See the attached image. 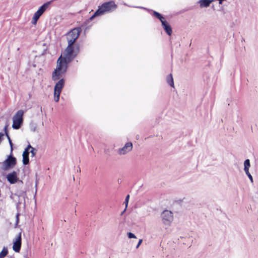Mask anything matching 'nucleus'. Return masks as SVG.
Returning <instances> with one entry per match:
<instances>
[{"instance_id": "obj_1", "label": "nucleus", "mask_w": 258, "mask_h": 258, "mask_svg": "<svg viewBox=\"0 0 258 258\" xmlns=\"http://www.w3.org/2000/svg\"><path fill=\"white\" fill-rule=\"evenodd\" d=\"M117 6L113 1L105 2L99 7L98 10L91 17V19H92L95 17L101 16L105 13L111 12L115 10Z\"/></svg>"}, {"instance_id": "obj_2", "label": "nucleus", "mask_w": 258, "mask_h": 258, "mask_svg": "<svg viewBox=\"0 0 258 258\" xmlns=\"http://www.w3.org/2000/svg\"><path fill=\"white\" fill-rule=\"evenodd\" d=\"M77 55V52L74 50L73 45L68 44L63 53V56L61 55L59 58H61L62 63H65L68 66V64L72 61Z\"/></svg>"}, {"instance_id": "obj_3", "label": "nucleus", "mask_w": 258, "mask_h": 258, "mask_svg": "<svg viewBox=\"0 0 258 258\" xmlns=\"http://www.w3.org/2000/svg\"><path fill=\"white\" fill-rule=\"evenodd\" d=\"M68 68V66L66 63L61 62V58H58L57 61V67L52 73V78L53 80L56 81L59 79L60 77L64 73Z\"/></svg>"}, {"instance_id": "obj_4", "label": "nucleus", "mask_w": 258, "mask_h": 258, "mask_svg": "<svg viewBox=\"0 0 258 258\" xmlns=\"http://www.w3.org/2000/svg\"><path fill=\"white\" fill-rule=\"evenodd\" d=\"M23 114L24 111L22 110H19L13 116L12 127L14 129L18 130L20 128L23 120Z\"/></svg>"}, {"instance_id": "obj_5", "label": "nucleus", "mask_w": 258, "mask_h": 258, "mask_svg": "<svg viewBox=\"0 0 258 258\" xmlns=\"http://www.w3.org/2000/svg\"><path fill=\"white\" fill-rule=\"evenodd\" d=\"M161 218L165 225L170 226L173 220V215L171 211L164 210L161 214Z\"/></svg>"}, {"instance_id": "obj_6", "label": "nucleus", "mask_w": 258, "mask_h": 258, "mask_svg": "<svg viewBox=\"0 0 258 258\" xmlns=\"http://www.w3.org/2000/svg\"><path fill=\"white\" fill-rule=\"evenodd\" d=\"M50 4V2H47L44 4L38 9L37 12L34 13L32 20V23L33 24L35 25L37 23L38 20L48 8Z\"/></svg>"}, {"instance_id": "obj_7", "label": "nucleus", "mask_w": 258, "mask_h": 258, "mask_svg": "<svg viewBox=\"0 0 258 258\" xmlns=\"http://www.w3.org/2000/svg\"><path fill=\"white\" fill-rule=\"evenodd\" d=\"M80 33L79 28H75L71 30L67 35L68 43L70 45H74L76 40L78 38Z\"/></svg>"}, {"instance_id": "obj_8", "label": "nucleus", "mask_w": 258, "mask_h": 258, "mask_svg": "<svg viewBox=\"0 0 258 258\" xmlns=\"http://www.w3.org/2000/svg\"><path fill=\"white\" fill-rule=\"evenodd\" d=\"M64 80L61 79L55 84L54 90V100L57 102L59 99L60 94L61 90L64 86Z\"/></svg>"}, {"instance_id": "obj_9", "label": "nucleus", "mask_w": 258, "mask_h": 258, "mask_svg": "<svg viewBox=\"0 0 258 258\" xmlns=\"http://www.w3.org/2000/svg\"><path fill=\"white\" fill-rule=\"evenodd\" d=\"M26 197V193L24 191H18L16 194H12L10 198L14 201L17 203V205H21L22 203H25V198Z\"/></svg>"}, {"instance_id": "obj_10", "label": "nucleus", "mask_w": 258, "mask_h": 258, "mask_svg": "<svg viewBox=\"0 0 258 258\" xmlns=\"http://www.w3.org/2000/svg\"><path fill=\"white\" fill-rule=\"evenodd\" d=\"M16 159L11 154L9 155L7 159L3 163V169L8 170L10 168L14 167L16 164Z\"/></svg>"}, {"instance_id": "obj_11", "label": "nucleus", "mask_w": 258, "mask_h": 258, "mask_svg": "<svg viewBox=\"0 0 258 258\" xmlns=\"http://www.w3.org/2000/svg\"><path fill=\"white\" fill-rule=\"evenodd\" d=\"M133 149V144L131 142L126 143L125 145L117 150V153L119 155H125Z\"/></svg>"}, {"instance_id": "obj_12", "label": "nucleus", "mask_w": 258, "mask_h": 258, "mask_svg": "<svg viewBox=\"0 0 258 258\" xmlns=\"http://www.w3.org/2000/svg\"><path fill=\"white\" fill-rule=\"evenodd\" d=\"M21 246V233H19L17 237L16 238L15 240L14 241V244L13 246V250L16 252H18L20 251Z\"/></svg>"}, {"instance_id": "obj_13", "label": "nucleus", "mask_w": 258, "mask_h": 258, "mask_svg": "<svg viewBox=\"0 0 258 258\" xmlns=\"http://www.w3.org/2000/svg\"><path fill=\"white\" fill-rule=\"evenodd\" d=\"M7 178L8 181L11 184H14L16 183L18 180L17 172L16 171H13L12 172L9 173L7 175Z\"/></svg>"}, {"instance_id": "obj_14", "label": "nucleus", "mask_w": 258, "mask_h": 258, "mask_svg": "<svg viewBox=\"0 0 258 258\" xmlns=\"http://www.w3.org/2000/svg\"><path fill=\"white\" fill-rule=\"evenodd\" d=\"M161 23L164 30L168 35L170 36L172 34V31L170 25L165 20L162 21Z\"/></svg>"}, {"instance_id": "obj_15", "label": "nucleus", "mask_w": 258, "mask_h": 258, "mask_svg": "<svg viewBox=\"0 0 258 258\" xmlns=\"http://www.w3.org/2000/svg\"><path fill=\"white\" fill-rule=\"evenodd\" d=\"M212 2V1L211 0H200L198 3L200 4V7L203 8L208 7Z\"/></svg>"}, {"instance_id": "obj_16", "label": "nucleus", "mask_w": 258, "mask_h": 258, "mask_svg": "<svg viewBox=\"0 0 258 258\" xmlns=\"http://www.w3.org/2000/svg\"><path fill=\"white\" fill-rule=\"evenodd\" d=\"M250 166V161L249 159H246L244 162V170L245 172H249V168Z\"/></svg>"}, {"instance_id": "obj_17", "label": "nucleus", "mask_w": 258, "mask_h": 258, "mask_svg": "<svg viewBox=\"0 0 258 258\" xmlns=\"http://www.w3.org/2000/svg\"><path fill=\"white\" fill-rule=\"evenodd\" d=\"M167 82L170 86L174 87L173 79L171 74L167 77Z\"/></svg>"}, {"instance_id": "obj_18", "label": "nucleus", "mask_w": 258, "mask_h": 258, "mask_svg": "<svg viewBox=\"0 0 258 258\" xmlns=\"http://www.w3.org/2000/svg\"><path fill=\"white\" fill-rule=\"evenodd\" d=\"M8 253V249L6 247H4L3 250L0 253V258H4Z\"/></svg>"}, {"instance_id": "obj_19", "label": "nucleus", "mask_w": 258, "mask_h": 258, "mask_svg": "<svg viewBox=\"0 0 258 258\" xmlns=\"http://www.w3.org/2000/svg\"><path fill=\"white\" fill-rule=\"evenodd\" d=\"M23 163L24 165H27L29 163V155L23 154Z\"/></svg>"}, {"instance_id": "obj_20", "label": "nucleus", "mask_w": 258, "mask_h": 258, "mask_svg": "<svg viewBox=\"0 0 258 258\" xmlns=\"http://www.w3.org/2000/svg\"><path fill=\"white\" fill-rule=\"evenodd\" d=\"M5 133H6V135L8 138V139L9 140V144H10V145L11 146V153L12 152V151H13V143H12V142L8 135V132L7 131V126L5 127Z\"/></svg>"}, {"instance_id": "obj_21", "label": "nucleus", "mask_w": 258, "mask_h": 258, "mask_svg": "<svg viewBox=\"0 0 258 258\" xmlns=\"http://www.w3.org/2000/svg\"><path fill=\"white\" fill-rule=\"evenodd\" d=\"M154 16H155L158 19H159L161 22L162 21H164V18L163 17V16L160 14L156 11L154 12Z\"/></svg>"}, {"instance_id": "obj_22", "label": "nucleus", "mask_w": 258, "mask_h": 258, "mask_svg": "<svg viewBox=\"0 0 258 258\" xmlns=\"http://www.w3.org/2000/svg\"><path fill=\"white\" fill-rule=\"evenodd\" d=\"M31 148H32V146L30 145H29L24 151L23 154L29 155Z\"/></svg>"}, {"instance_id": "obj_23", "label": "nucleus", "mask_w": 258, "mask_h": 258, "mask_svg": "<svg viewBox=\"0 0 258 258\" xmlns=\"http://www.w3.org/2000/svg\"><path fill=\"white\" fill-rule=\"evenodd\" d=\"M30 153L31 154V157H34L37 153V150L32 147L30 151Z\"/></svg>"}, {"instance_id": "obj_24", "label": "nucleus", "mask_w": 258, "mask_h": 258, "mask_svg": "<svg viewBox=\"0 0 258 258\" xmlns=\"http://www.w3.org/2000/svg\"><path fill=\"white\" fill-rule=\"evenodd\" d=\"M127 236L129 238H136V235L131 232L127 233Z\"/></svg>"}, {"instance_id": "obj_25", "label": "nucleus", "mask_w": 258, "mask_h": 258, "mask_svg": "<svg viewBox=\"0 0 258 258\" xmlns=\"http://www.w3.org/2000/svg\"><path fill=\"white\" fill-rule=\"evenodd\" d=\"M129 198H130V195H127L125 198V201H124V203L125 204V208H126V207L127 206Z\"/></svg>"}, {"instance_id": "obj_26", "label": "nucleus", "mask_w": 258, "mask_h": 258, "mask_svg": "<svg viewBox=\"0 0 258 258\" xmlns=\"http://www.w3.org/2000/svg\"><path fill=\"white\" fill-rule=\"evenodd\" d=\"M245 174L248 177V178L250 179V181L251 182H253V178H252V176H251V175L250 174V173H249V172H245Z\"/></svg>"}, {"instance_id": "obj_27", "label": "nucleus", "mask_w": 258, "mask_h": 258, "mask_svg": "<svg viewBox=\"0 0 258 258\" xmlns=\"http://www.w3.org/2000/svg\"><path fill=\"white\" fill-rule=\"evenodd\" d=\"M142 242V239H140L139 241V242L136 246L137 248H138L139 247V246L141 244Z\"/></svg>"}, {"instance_id": "obj_28", "label": "nucleus", "mask_w": 258, "mask_h": 258, "mask_svg": "<svg viewBox=\"0 0 258 258\" xmlns=\"http://www.w3.org/2000/svg\"><path fill=\"white\" fill-rule=\"evenodd\" d=\"M36 127L35 126H31V130L32 131H33V132H35V130H36Z\"/></svg>"}, {"instance_id": "obj_29", "label": "nucleus", "mask_w": 258, "mask_h": 258, "mask_svg": "<svg viewBox=\"0 0 258 258\" xmlns=\"http://www.w3.org/2000/svg\"><path fill=\"white\" fill-rule=\"evenodd\" d=\"M19 214H17V216H16V223L17 224H18V223L19 222Z\"/></svg>"}]
</instances>
